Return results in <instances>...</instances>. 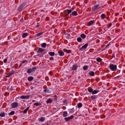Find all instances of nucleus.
I'll use <instances>...</instances> for the list:
<instances>
[{"instance_id":"f257e3e1","label":"nucleus","mask_w":125,"mask_h":125,"mask_svg":"<svg viewBox=\"0 0 125 125\" xmlns=\"http://www.w3.org/2000/svg\"><path fill=\"white\" fill-rule=\"evenodd\" d=\"M109 67L113 71H115L117 69V66L116 65L110 64L109 65Z\"/></svg>"},{"instance_id":"f03ea898","label":"nucleus","mask_w":125,"mask_h":125,"mask_svg":"<svg viewBox=\"0 0 125 125\" xmlns=\"http://www.w3.org/2000/svg\"><path fill=\"white\" fill-rule=\"evenodd\" d=\"M36 69V68L35 67H33L32 68L28 69L27 70V72L30 74L31 72H34Z\"/></svg>"},{"instance_id":"7ed1b4c3","label":"nucleus","mask_w":125,"mask_h":125,"mask_svg":"<svg viewBox=\"0 0 125 125\" xmlns=\"http://www.w3.org/2000/svg\"><path fill=\"white\" fill-rule=\"evenodd\" d=\"M26 5V3H25L22 4L19 7L18 10L21 11Z\"/></svg>"},{"instance_id":"20e7f679","label":"nucleus","mask_w":125,"mask_h":125,"mask_svg":"<svg viewBox=\"0 0 125 125\" xmlns=\"http://www.w3.org/2000/svg\"><path fill=\"white\" fill-rule=\"evenodd\" d=\"M18 104L16 102H14L11 105L12 108H15L18 106Z\"/></svg>"},{"instance_id":"39448f33","label":"nucleus","mask_w":125,"mask_h":125,"mask_svg":"<svg viewBox=\"0 0 125 125\" xmlns=\"http://www.w3.org/2000/svg\"><path fill=\"white\" fill-rule=\"evenodd\" d=\"M88 45V43H86L84 45L82 46L81 48L80 49V50L81 51H82L84 49H86Z\"/></svg>"},{"instance_id":"423d86ee","label":"nucleus","mask_w":125,"mask_h":125,"mask_svg":"<svg viewBox=\"0 0 125 125\" xmlns=\"http://www.w3.org/2000/svg\"><path fill=\"white\" fill-rule=\"evenodd\" d=\"M99 4H98L96 5H94V6H93V7L92 8V9L93 10H95L97 9H98L100 8L99 7Z\"/></svg>"},{"instance_id":"0eeeda50","label":"nucleus","mask_w":125,"mask_h":125,"mask_svg":"<svg viewBox=\"0 0 125 125\" xmlns=\"http://www.w3.org/2000/svg\"><path fill=\"white\" fill-rule=\"evenodd\" d=\"M30 95H28L26 96H21L22 99H28L30 97Z\"/></svg>"},{"instance_id":"6e6552de","label":"nucleus","mask_w":125,"mask_h":125,"mask_svg":"<svg viewBox=\"0 0 125 125\" xmlns=\"http://www.w3.org/2000/svg\"><path fill=\"white\" fill-rule=\"evenodd\" d=\"M73 117V115H72L70 117L65 118L64 119L66 121H68L70 120L71 119H72Z\"/></svg>"},{"instance_id":"1a4fd4ad","label":"nucleus","mask_w":125,"mask_h":125,"mask_svg":"<svg viewBox=\"0 0 125 125\" xmlns=\"http://www.w3.org/2000/svg\"><path fill=\"white\" fill-rule=\"evenodd\" d=\"M44 51V50L41 48H39L38 50L37 51L38 53H42Z\"/></svg>"},{"instance_id":"9d476101","label":"nucleus","mask_w":125,"mask_h":125,"mask_svg":"<svg viewBox=\"0 0 125 125\" xmlns=\"http://www.w3.org/2000/svg\"><path fill=\"white\" fill-rule=\"evenodd\" d=\"M39 121L40 122H44L45 120V118L43 117H41L39 118L38 119Z\"/></svg>"},{"instance_id":"9b49d317","label":"nucleus","mask_w":125,"mask_h":125,"mask_svg":"<svg viewBox=\"0 0 125 125\" xmlns=\"http://www.w3.org/2000/svg\"><path fill=\"white\" fill-rule=\"evenodd\" d=\"M77 67V66L76 65H73L72 68V70H76Z\"/></svg>"},{"instance_id":"f8f14e48","label":"nucleus","mask_w":125,"mask_h":125,"mask_svg":"<svg viewBox=\"0 0 125 125\" xmlns=\"http://www.w3.org/2000/svg\"><path fill=\"white\" fill-rule=\"evenodd\" d=\"M1 16L3 18H5L7 16V14L5 12L3 13L1 15Z\"/></svg>"},{"instance_id":"ddd939ff","label":"nucleus","mask_w":125,"mask_h":125,"mask_svg":"<svg viewBox=\"0 0 125 125\" xmlns=\"http://www.w3.org/2000/svg\"><path fill=\"white\" fill-rule=\"evenodd\" d=\"M58 53L59 54V55L61 56H62L64 54V53L62 51H60L58 52Z\"/></svg>"},{"instance_id":"4468645a","label":"nucleus","mask_w":125,"mask_h":125,"mask_svg":"<svg viewBox=\"0 0 125 125\" xmlns=\"http://www.w3.org/2000/svg\"><path fill=\"white\" fill-rule=\"evenodd\" d=\"M89 74V75L91 76H93L94 75V72L92 71H91L90 72Z\"/></svg>"},{"instance_id":"2eb2a0df","label":"nucleus","mask_w":125,"mask_h":125,"mask_svg":"<svg viewBox=\"0 0 125 125\" xmlns=\"http://www.w3.org/2000/svg\"><path fill=\"white\" fill-rule=\"evenodd\" d=\"M72 15L73 16H76L77 15V13L76 11H74L72 12Z\"/></svg>"},{"instance_id":"dca6fc26","label":"nucleus","mask_w":125,"mask_h":125,"mask_svg":"<svg viewBox=\"0 0 125 125\" xmlns=\"http://www.w3.org/2000/svg\"><path fill=\"white\" fill-rule=\"evenodd\" d=\"M28 34V33H23L22 34V37L23 38H25L27 36Z\"/></svg>"},{"instance_id":"f3484780","label":"nucleus","mask_w":125,"mask_h":125,"mask_svg":"<svg viewBox=\"0 0 125 125\" xmlns=\"http://www.w3.org/2000/svg\"><path fill=\"white\" fill-rule=\"evenodd\" d=\"M33 79V77L32 76H30L28 77V80L30 81H32Z\"/></svg>"},{"instance_id":"a211bd4d","label":"nucleus","mask_w":125,"mask_h":125,"mask_svg":"<svg viewBox=\"0 0 125 125\" xmlns=\"http://www.w3.org/2000/svg\"><path fill=\"white\" fill-rule=\"evenodd\" d=\"M49 54L50 56H54L55 54V53L53 52H49Z\"/></svg>"},{"instance_id":"6ab92c4d","label":"nucleus","mask_w":125,"mask_h":125,"mask_svg":"<svg viewBox=\"0 0 125 125\" xmlns=\"http://www.w3.org/2000/svg\"><path fill=\"white\" fill-rule=\"evenodd\" d=\"M82 104L81 103H79L78 104L77 106L78 108H80L82 106Z\"/></svg>"},{"instance_id":"aec40b11","label":"nucleus","mask_w":125,"mask_h":125,"mask_svg":"<svg viewBox=\"0 0 125 125\" xmlns=\"http://www.w3.org/2000/svg\"><path fill=\"white\" fill-rule=\"evenodd\" d=\"M94 23V22L93 21H90L88 23L89 26H91L93 25Z\"/></svg>"},{"instance_id":"412c9836","label":"nucleus","mask_w":125,"mask_h":125,"mask_svg":"<svg viewBox=\"0 0 125 125\" xmlns=\"http://www.w3.org/2000/svg\"><path fill=\"white\" fill-rule=\"evenodd\" d=\"M86 35L84 34H82L80 35V37L83 39H84L86 37Z\"/></svg>"},{"instance_id":"4be33fe9","label":"nucleus","mask_w":125,"mask_h":125,"mask_svg":"<svg viewBox=\"0 0 125 125\" xmlns=\"http://www.w3.org/2000/svg\"><path fill=\"white\" fill-rule=\"evenodd\" d=\"M63 51L64 52H66L67 53H69L71 52V50H67L66 49H63Z\"/></svg>"},{"instance_id":"5701e85b","label":"nucleus","mask_w":125,"mask_h":125,"mask_svg":"<svg viewBox=\"0 0 125 125\" xmlns=\"http://www.w3.org/2000/svg\"><path fill=\"white\" fill-rule=\"evenodd\" d=\"M96 60L98 62H101L102 60V59L99 57L97 58H96Z\"/></svg>"},{"instance_id":"b1692460","label":"nucleus","mask_w":125,"mask_h":125,"mask_svg":"<svg viewBox=\"0 0 125 125\" xmlns=\"http://www.w3.org/2000/svg\"><path fill=\"white\" fill-rule=\"evenodd\" d=\"M67 115V112H66L64 111L63 112V116L64 117H66Z\"/></svg>"},{"instance_id":"393cba45","label":"nucleus","mask_w":125,"mask_h":125,"mask_svg":"<svg viewBox=\"0 0 125 125\" xmlns=\"http://www.w3.org/2000/svg\"><path fill=\"white\" fill-rule=\"evenodd\" d=\"M99 92L98 90H95L93 91L92 92V94H97Z\"/></svg>"},{"instance_id":"a878e982","label":"nucleus","mask_w":125,"mask_h":125,"mask_svg":"<svg viewBox=\"0 0 125 125\" xmlns=\"http://www.w3.org/2000/svg\"><path fill=\"white\" fill-rule=\"evenodd\" d=\"M29 107H27L25 109L24 111H23V113H26L28 111V109H29Z\"/></svg>"},{"instance_id":"bb28decb","label":"nucleus","mask_w":125,"mask_h":125,"mask_svg":"<svg viewBox=\"0 0 125 125\" xmlns=\"http://www.w3.org/2000/svg\"><path fill=\"white\" fill-rule=\"evenodd\" d=\"M15 113L14 111H12L9 113V115H13Z\"/></svg>"},{"instance_id":"cd10ccee","label":"nucleus","mask_w":125,"mask_h":125,"mask_svg":"<svg viewBox=\"0 0 125 125\" xmlns=\"http://www.w3.org/2000/svg\"><path fill=\"white\" fill-rule=\"evenodd\" d=\"M88 69V66L87 65H85L83 67V69L84 70H87Z\"/></svg>"},{"instance_id":"c85d7f7f","label":"nucleus","mask_w":125,"mask_h":125,"mask_svg":"<svg viewBox=\"0 0 125 125\" xmlns=\"http://www.w3.org/2000/svg\"><path fill=\"white\" fill-rule=\"evenodd\" d=\"M41 105V103H34V105H35L36 106H40Z\"/></svg>"},{"instance_id":"c756f323","label":"nucleus","mask_w":125,"mask_h":125,"mask_svg":"<svg viewBox=\"0 0 125 125\" xmlns=\"http://www.w3.org/2000/svg\"><path fill=\"white\" fill-rule=\"evenodd\" d=\"M101 17L102 19H104V18H105V15L104 14H102L101 16Z\"/></svg>"},{"instance_id":"7c9ffc66","label":"nucleus","mask_w":125,"mask_h":125,"mask_svg":"<svg viewBox=\"0 0 125 125\" xmlns=\"http://www.w3.org/2000/svg\"><path fill=\"white\" fill-rule=\"evenodd\" d=\"M92 99H94L96 98V96L95 95H93L91 96Z\"/></svg>"},{"instance_id":"2f4dec72","label":"nucleus","mask_w":125,"mask_h":125,"mask_svg":"<svg viewBox=\"0 0 125 125\" xmlns=\"http://www.w3.org/2000/svg\"><path fill=\"white\" fill-rule=\"evenodd\" d=\"M5 113H1L0 114V116L1 117L5 116Z\"/></svg>"},{"instance_id":"473e14b6","label":"nucleus","mask_w":125,"mask_h":125,"mask_svg":"<svg viewBox=\"0 0 125 125\" xmlns=\"http://www.w3.org/2000/svg\"><path fill=\"white\" fill-rule=\"evenodd\" d=\"M66 10L67 11V15L69 14H70V13H71L72 11V10H71L67 9Z\"/></svg>"},{"instance_id":"72a5a7b5","label":"nucleus","mask_w":125,"mask_h":125,"mask_svg":"<svg viewBox=\"0 0 125 125\" xmlns=\"http://www.w3.org/2000/svg\"><path fill=\"white\" fill-rule=\"evenodd\" d=\"M77 41L79 42H80L82 41V39L80 37H79L77 39Z\"/></svg>"},{"instance_id":"f704fd0d","label":"nucleus","mask_w":125,"mask_h":125,"mask_svg":"<svg viewBox=\"0 0 125 125\" xmlns=\"http://www.w3.org/2000/svg\"><path fill=\"white\" fill-rule=\"evenodd\" d=\"M46 43H44L42 45V47L43 48H45L46 47Z\"/></svg>"},{"instance_id":"c9c22d12","label":"nucleus","mask_w":125,"mask_h":125,"mask_svg":"<svg viewBox=\"0 0 125 125\" xmlns=\"http://www.w3.org/2000/svg\"><path fill=\"white\" fill-rule=\"evenodd\" d=\"M88 91L90 93H92L93 91V89L92 88H89L88 89Z\"/></svg>"},{"instance_id":"e433bc0d","label":"nucleus","mask_w":125,"mask_h":125,"mask_svg":"<svg viewBox=\"0 0 125 125\" xmlns=\"http://www.w3.org/2000/svg\"><path fill=\"white\" fill-rule=\"evenodd\" d=\"M43 33V32H40V33H38L37 35V36H40V35H42Z\"/></svg>"},{"instance_id":"4c0bfd02","label":"nucleus","mask_w":125,"mask_h":125,"mask_svg":"<svg viewBox=\"0 0 125 125\" xmlns=\"http://www.w3.org/2000/svg\"><path fill=\"white\" fill-rule=\"evenodd\" d=\"M7 58H5V59H4L3 60L4 62L6 63L7 61Z\"/></svg>"},{"instance_id":"58836bf2","label":"nucleus","mask_w":125,"mask_h":125,"mask_svg":"<svg viewBox=\"0 0 125 125\" xmlns=\"http://www.w3.org/2000/svg\"><path fill=\"white\" fill-rule=\"evenodd\" d=\"M53 100H52L51 99H49L47 100L46 102H52Z\"/></svg>"},{"instance_id":"ea45409f","label":"nucleus","mask_w":125,"mask_h":125,"mask_svg":"<svg viewBox=\"0 0 125 125\" xmlns=\"http://www.w3.org/2000/svg\"><path fill=\"white\" fill-rule=\"evenodd\" d=\"M54 97V100L53 101H57L56 96V95H55Z\"/></svg>"},{"instance_id":"a19ab883","label":"nucleus","mask_w":125,"mask_h":125,"mask_svg":"<svg viewBox=\"0 0 125 125\" xmlns=\"http://www.w3.org/2000/svg\"><path fill=\"white\" fill-rule=\"evenodd\" d=\"M44 92H46V93H48L49 92V90H48L47 89H45L44 90Z\"/></svg>"},{"instance_id":"79ce46f5","label":"nucleus","mask_w":125,"mask_h":125,"mask_svg":"<svg viewBox=\"0 0 125 125\" xmlns=\"http://www.w3.org/2000/svg\"><path fill=\"white\" fill-rule=\"evenodd\" d=\"M49 59L50 60H54L53 58V57H50L49 58Z\"/></svg>"},{"instance_id":"37998d69","label":"nucleus","mask_w":125,"mask_h":125,"mask_svg":"<svg viewBox=\"0 0 125 125\" xmlns=\"http://www.w3.org/2000/svg\"><path fill=\"white\" fill-rule=\"evenodd\" d=\"M13 72H10V74H9L10 75H11L13 73Z\"/></svg>"},{"instance_id":"c03bdc74","label":"nucleus","mask_w":125,"mask_h":125,"mask_svg":"<svg viewBox=\"0 0 125 125\" xmlns=\"http://www.w3.org/2000/svg\"><path fill=\"white\" fill-rule=\"evenodd\" d=\"M45 19L47 21H48L49 20V18L48 17H46V18Z\"/></svg>"},{"instance_id":"a18cd8bd","label":"nucleus","mask_w":125,"mask_h":125,"mask_svg":"<svg viewBox=\"0 0 125 125\" xmlns=\"http://www.w3.org/2000/svg\"><path fill=\"white\" fill-rule=\"evenodd\" d=\"M111 26V23H110V24H109V27H110Z\"/></svg>"},{"instance_id":"49530a36","label":"nucleus","mask_w":125,"mask_h":125,"mask_svg":"<svg viewBox=\"0 0 125 125\" xmlns=\"http://www.w3.org/2000/svg\"><path fill=\"white\" fill-rule=\"evenodd\" d=\"M10 75L9 74H8L7 75V76H6L7 77H9Z\"/></svg>"},{"instance_id":"de8ad7c7","label":"nucleus","mask_w":125,"mask_h":125,"mask_svg":"<svg viewBox=\"0 0 125 125\" xmlns=\"http://www.w3.org/2000/svg\"><path fill=\"white\" fill-rule=\"evenodd\" d=\"M119 14V13H115V15L116 16H117Z\"/></svg>"},{"instance_id":"09e8293b","label":"nucleus","mask_w":125,"mask_h":125,"mask_svg":"<svg viewBox=\"0 0 125 125\" xmlns=\"http://www.w3.org/2000/svg\"><path fill=\"white\" fill-rule=\"evenodd\" d=\"M73 100L74 101H77V100H76V98L74 99Z\"/></svg>"},{"instance_id":"8fccbe9b","label":"nucleus","mask_w":125,"mask_h":125,"mask_svg":"<svg viewBox=\"0 0 125 125\" xmlns=\"http://www.w3.org/2000/svg\"><path fill=\"white\" fill-rule=\"evenodd\" d=\"M22 63H21L20 64V65H19V67H20L21 66V65H22Z\"/></svg>"},{"instance_id":"3c124183","label":"nucleus","mask_w":125,"mask_h":125,"mask_svg":"<svg viewBox=\"0 0 125 125\" xmlns=\"http://www.w3.org/2000/svg\"><path fill=\"white\" fill-rule=\"evenodd\" d=\"M107 14L108 15H109V12H107Z\"/></svg>"},{"instance_id":"603ef678","label":"nucleus","mask_w":125,"mask_h":125,"mask_svg":"<svg viewBox=\"0 0 125 125\" xmlns=\"http://www.w3.org/2000/svg\"><path fill=\"white\" fill-rule=\"evenodd\" d=\"M24 62H24V61L22 62V64L23 63H24Z\"/></svg>"},{"instance_id":"864d4df0","label":"nucleus","mask_w":125,"mask_h":125,"mask_svg":"<svg viewBox=\"0 0 125 125\" xmlns=\"http://www.w3.org/2000/svg\"><path fill=\"white\" fill-rule=\"evenodd\" d=\"M50 102H47V103H50Z\"/></svg>"},{"instance_id":"5fc2aeb1","label":"nucleus","mask_w":125,"mask_h":125,"mask_svg":"<svg viewBox=\"0 0 125 125\" xmlns=\"http://www.w3.org/2000/svg\"><path fill=\"white\" fill-rule=\"evenodd\" d=\"M114 57L113 56V57Z\"/></svg>"},{"instance_id":"6e6d98bb","label":"nucleus","mask_w":125,"mask_h":125,"mask_svg":"<svg viewBox=\"0 0 125 125\" xmlns=\"http://www.w3.org/2000/svg\"><path fill=\"white\" fill-rule=\"evenodd\" d=\"M41 11H42V10H41Z\"/></svg>"}]
</instances>
